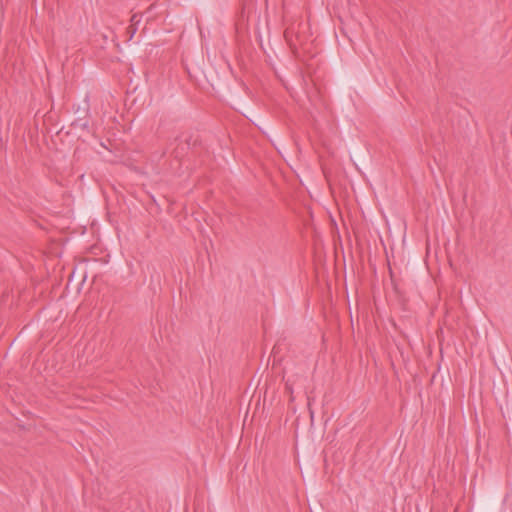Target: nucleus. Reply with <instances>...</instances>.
I'll return each mask as SVG.
<instances>
[{
  "mask_svg": "<svg viewBox=\"0 0 512 512\" xmlns=\"http://www.w3.org/2000/svg\"><path fill=\"white\" fill-rule=\"evenodd\" d=\"M75 125L80 126L82 128H86L87 127V123L86 122H83V123H78L77 122V123H75Z\"/></svg>",
  "mask_w": 512,
  "mask_h": 512,
  "instance_id": "1",
  "label": "nucleus"
},
{
  "mask_svg": "<svg viewBox=\"0 0 512 512\" xmlns=\"http://www.w3.org/2000/svg\"><path fill=\"white\" fill-rule=\"evenodd\" d=\"M136 18H137V15H133L132 18H131V21L132 22L136 21Z\"/></svg>",
  "mask_w": 512,
  "mask_h": 512,
  "instance_id": "2",
  "label": "nucleus"
}]
</instances>
